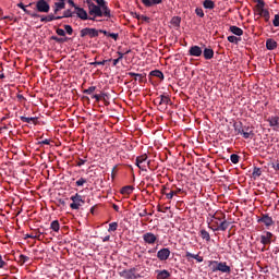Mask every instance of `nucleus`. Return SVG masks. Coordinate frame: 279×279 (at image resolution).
Listing matches in <instances>:
<instances>
[{"label": "nucleus", "mask_w": 279, "mask_h": 279, "mask_svg": "<svg viewBox=\"0 0 279 279\" xmlns=\"http://www.w3.org/2000/svg\"><path fill=\"white\" fill-rule=\"evenodd\" d=\"M16 97H17L19 101H26L25 96H23L22 94H17Z\"/></svg>", "instance_id": "338daca9"}, {"label": "nucleus", "mask_w": 279, "mask_h": 279, "mask_svg": "<svg viewBox=\"0 0 279 279\" xmlns=\"http://www.w3.org/2000/svg\"><path fill=\"white\" fill-rule=\"evenodd\" d=\"M199 236L206 241L207 243L210 242V233H208V231H206V229H202L199 231Z\"/></svg>", "instance_id": "473e14b6"}, {"label": "nucleus", "mask_w": 279, "mask_h": 279, "mask_svg": "<svg viewBox=\"0 0 279 279\" xmlns=\"http://www.w3.org/2000/svg\"><path fill=\"white\" fill-rule=\"evenodd\" d=\"M86 36H89V38H97L99 36V31L96 28H83L81 31V38H86Z\"/></svg>", "instance_id": "423d86ee"}, {"label": "nucleus", "mask_w": 279, "mask_h": 279, "mask_svg": "<svg viewBox=\"0 0 279 279\" xmlns=\"http://www.w3.org/2000/svg\"><path fill=\"white\" fill-rule=\"evenodd\" d=\"M244 130L245 129H243V123L239 122L234 124V131L236 134H242Z\"/></svg>", "instance_id": "58836bf2"}, {"label": "nucleus", "mask_w": 279, "mask_h": 279, "mask_svg": "<svg viewBox=\"0 0 279 279\" xmlns=\"http://www.w3.org/2000/svg\"><path fill=\"white\" fill-rule=\"evenodd\" d=\"M203 8H205V10H215V1H213V0H205L203 2Z\"/></svg>", "instance_id": "2f4dec72"}, {"label": "nucleus", "mask_w": 279, "mask_h": 279, "mask_svg": "<svg viewBox=\"0 0 279 279\" xmlns=\"http://www.w3.org/2000/svg\"><path fill=\"white\" fill-rule=\"evenodd\" d=\"M274 241H276V235L269 231H264V234L260 235L262 245H271Z\"/></svg>", "instance_id": "39448f33"}, {"label": "nucleus", "mask_w": 279, "mask_h": 279, "mask_svg": "<svg viewBox=\"0 0 279 279\" xmlns=\"http://www.w3.org/2000/svg\"><path fill=\"white\" fill-rule=\"evenodd\" d=\"M140 21H143L144 23H149V17L147 15H142L140 17Z\"/></svg>", "instance_id": "bf43d9fd"}, {"label": "nucleus", "mask_w": 279, "mask_h": 279, "mask_svg": "<svg viewBox=\"0 0 279 279\" xmlns=\"http://www.w3.org/2000/svg\"><path fill=\"white\" fill-rule=\"evenodd\" d=\"M51 141L50 140H44L38 143V145H50Z\"/></svg>", "instance_id": "e2e57ef3"}, {"label": "nucleus", "mask_w": 279, "mask_h": 279, "mask_svg": "<svg viewBox=\"0 0 279 279\" xmlns=\"http://www.w3.org/2000/svg\"><path fill=\"white\" fill-rule=\"evenodd\" d=\"M203 56L205 60H213V58H215V50H213V48H205L203 50Z\"/></svg>", "instance_id": "5701e85b"}, {"label": "nucleus", "mask_w": 279, "mask_h": 279, "mask_svg": "<svg viewBox=\"0 0 279 279\" xmlns=\"http://www.w3.org/2000/svg\"><path fill=\"white\" fill-rule=\"evenodd\" d=\"M22 10H23V12H25V14H28V16H31L32 19H39V16H40V14H38L36 12H32V11L27 10L25 7Z\"/></svg>", "instance_id": "4c0bfd02"}, {"label": "nucleus", "mask_w": 279, "mask_h": 279, "mask_svg": "<svg viewBox=\"0 0 279 279\" xmlns=\"http://www.w3.org/2000/svg\"><path fill=\"white\" fill-rule=\"evenodd\" d=\"M272 169H275V171H279V161H277V163H272Z\"/></svg>", "instance_id": "774afa93"}, {"label": "nucleus", "mask_w": 279, "mask_h": 279, "mask_svg": "<svg viewBox=\"0 0 279 279\" xmlns=\"http://www.w3.org/2000/svg\"><path fill=\"white\" fill-rule=\"evenodd\" d=\"M196 16H199V19H204V10L202 8L195 9Z\"/></svg>", "instance_id": "603ef678"}, {"label": "nucleus", "mask_w": 279, "mask_h": 279, "mask_svg": "<svg viewBox=\"0 0 279 279\" xmlns=\"http://www.w3.org/2000/svg\"><path fill=\"white\" fill-rule=\"evenodd\" d=\"M50 230H53V232H60V221L53 220L50 223Z\"/></svg>", "instance_id": "72a5a7b5"}, {"label": "nucleus", "mask_w": 279, "mask_h": 279, "mask_svg": "<svg viewBox=\"0 0 279 279\" xmlns=\"http://www.w3.org/2000/svg\"><path fill=\"white\" fill-rule=\"evenodd\" d=\"M119 58L113 59V66H117L123 60V52H118Z\"/></svg>", "instance_id": "8fccbe9b"}, {"label": "nucleus", "mask_w": 279, "mask_h": 279, "mask_svg": "<svg viewBox=\"0 0 279 279\" xmlns=\"http://www.w3.org/2000/svg\"><path fill=\"white\" fill-rule=\"evenodd\" d=\"M87 160L86 159H82V158H78V161L76 163V167H83V165H86Z\"/></svg>", "instance_id": "6e6d98bb"}, {"label": "nucleus", "mask_w": 279, "mask_h": 279, "mask_svg": "<svg viewBox=\"0 0 279 279\" xmlns=\"http://www.w3.org/2000/svg\"><path fill=\"white\" fill-rule=\"evenodd\" d=\"M138 217H147V209H143L140 214Z\"/></svg>", "instance_id": "69168bd1"}, {"label": "nucleus", "mask_w": 279, "mask_h": 279, "mask_svg": "<svg viewBox=\"0 0 279 279\" xmlns=\"http://www.w3.org/2000/svg\"><path fill=\"white\" fill-rule=\"evenodd\" d=\"M145 162H147V154L136 157V167H138V169H141L142 171L146 170Z\"/></svg>", "instance_id": "f3484780"}, {"label": "nucleus", "mask_w": 279, "mask_h": 279, "mask_svg": "<svg viewBox=\"0 0 279 279\" xmlns=\"http://www.w3.org/2000/svg\"><path fill=\"white\" fill-rule=\"evenodd\" d=\"M169 256H171V251L169 248H161L157 252V258L159 260H169Z\"/></svg>", "instance_id": "4468645a"}, {"label": "nucleus", "mask_w": 279, "mask_h": 279, "mask_svg": "<svg viewBox=\"0 0 279 279\" xmlns=\"http://www.w3.org/2000/svg\"><path fill=\"white\" fill-rule=\"evenodd\" d=\"M266 49H268V51H274V49H278V41L269 38L266 40Z\"/></svg>", "instance_id": "4be33fe9"}, {"label": "nucleus", "mask_w": 279, "mask_h": 279, "mask_svg": "<svg viewBox=\"0 0 279 279\" xmlns=\"http://www.w3.org/2000/svg\"><path fill=\"white\" fill-rule=\"evenodd\" d=\"M71 201L72 204L70 205V208H72V210H80V206L84 204V199H82V195L80 194L71 196Z\"/></svg>", "instance_id": "0eeeda50"}, {"label": "nucleus", "mask_w": 279, "mask_h": 279, "mask_svg": "<svg viewBox=\"0 0 279 279\" xmlns=\"http://www.w3.org/2000/svg\"><path fill=\"white\" fill-rule=\"evenodd\" d=\"M241 135H243V138H252V136H254V131H243V133H241Z\"/></svg>", "instance_id": "a18cd8bd"}, {"label": "nucleus", "mask_w": 279, "mask_h": 279, "mask_svg": "<svg viewBox=\"0 0 279 279\" xmlns=\"http://www.w3.org/2000/svg\"><path fill=\"white\" fill-rule=\"evenodd\" d=\"M255 1L257 3V5H256L257 9L258 8H265V1H263V0H255Z\"/></svg>", "instance_id": "13d9d810"}, {"label": "nucleus", "mask_w": 279, "mask_h": 279, "mask_svg": "<svg viewBox=\"0 0 279 279\" xmlns=\"http://www.w3.org/2000/svg\"><path fill=\"white\" fill-rule=\"evenodd\" d=\"M257 12L266 23H270L269 19H271V15L269 14V10L265 9V7H259L257 8Z\"/></svg>", "instance_id": "2eb2a0df"}, {"label": "nucleus", "mask_w": 279, "mask_h": 279, "mask_svg": "<svg viewBox=\"0 0 279 279\" xmlns=\"http://www.w3.org/2000/svg\"><path fill=\"white\" fill-rule=\"evenodd\" d=\"M210 223H213V227L210 228L211 230H214V232H217V231L226 232V230L230 228V222L226 220V214L221 211L216 213L211 217Z\"/></svg>", "instance_id": "f257e3e1"}, {"label": "nucleus", "mask_w": 279, "mask_h": 279, "mask_svg": "<svg viewBox=\"0 0 279 279\" xmlns=\"http://www.w3.org/2000/svg\"><path fill=\"white\" fill-rule=\"evenodd\" d=\"M22 10H23V12H25V14H28V16H31L32 19H39V16H40V14H38L36 12H32V11L27 10L25 7Z\"/></svg>", "instance_id": "e433bc0d"}, {"label": "nucleus", "mask_w": 279, "mask_h": 279, "mask_svg": "<svg viewBox=\"0 0 279 279\" xmlns=\"http://www.w3.org/2000/svg\"><path fill=\"white\" fill-rule=\"evenodd\" d=\"M40 236H43V231L37 230L31 234H26V239H37L38 241H40Z\"/></svg>", "instance_id": "7c9ffc66"}, {"label": "nucleus", "mask_w": 279, "mask_h": 279, "mask_svg": "<svg viewBox=\"0 0 279 279\" xmlns=\"http://www.w3.org/2000/svg\"><path fill=\"white\" fill-rule=\"evenodd\" d=\"M94 1H95V3H97V5H98L99 8L102 9V11H104V16H106L107 19H110V16H112V15L110 14V8H108V2H106V0H94Z\"/></svg>", "instance_id": "9b49d317"}, {"label": "nucleus", "mask_w": 279, "mask_h": 279, "mask_svg": "<svg viewBox=\"0 0 279 279\" xmlns=\"http://www.w3.org/2000/svg\"><path fill=\"white\" fill-rule=\"evenodd\" d=\"M143 241L144 243H147V245H154L158 243V235L151 232H146L143 234Z\"/></svg>", "instance_id": "6e6552de"}, {"label": "nucleus", "mask_w": 279, "mask_h": 279, "mask_svg": "<svg viewBox=\"0 0 279 279\" xmlns=\"http://www.w3.org/2000/svg\"><path fill=\"white\" fill-rule=\"evenodd\" d=\"M74 14H76L81 21H90V16H88V13L84 8L75 7Z\"/></svg>", "instance_id": "f8f14e48"}, {"label": "nucleus", "mask_w": 279, "mask_h": 279, "mask_svg": "<svg viewBox=\"0 0 279 279\" xmlns=\"http://www.w3.org/2000/svg\"><path fill=\"white\" fill-rule=\"evenodd\" d=\"M202 53H203V50H202V47L199 46H192L189 49V54L192 56L193 58H199Z\"/></svg>", "instance_id": "6ab92c4d"}, {"label": "nucleus", "mask_w": 279, "mask_h": 279, "mask_svg": "<svg viewBox=\"0 0 279 279\" xmlns=\"http://www.w3.org/2000/svg\"><path fill=\"white\" fill-rule=\"evenodd\" d=\"M134 191V186L132 185H126V186H123L121 190H120V193L121 195H132Z\"/></svg>", "instance_id": "cd10ccee"}, {"label": "nucleus", "mask_w": 279, "mask_h": 279, "mask_svg": "<svg viewBox=\"0 0 279 279\" xmlns=\"http://www.w3.org/2000/svg\"><path fill=\"white\" fill-rule=\"evenodd\" d=\"M51 40H54V43H59V45H60L62 43H66L69 40V37L61 38V37H58V36H52Z\"/></svg>", "instance_id": "ea45409f"}, {"label": "nucleus", "mask_w": 279, "mask_h": 279, "mask_svg": "<svg viewBox=\"0 0 279 279\" xmlns=\"http://www.w3.org/2000/svg\"><path fill=\"white\" fill-rule=\"evenodd\" d=\"M142 3L145 5V8H154V5H160L162 0H142Z\"/></svg>", "instance_id": "b1692460"}, {"label": "nucleus", "mask_w": 279, "mask_h": 279, "mask_svg": "<svg viewBox=\"0 0 279 279\" xmlns=\"http://www.w3.org/2000/svg\"><path fill=\"white\" fill-rule=\"evenodd\" d=\"M40 23H51V21H60L62 17L60 15H54L53 13H50L48 15H39Z\"/></svg>", "instance_id": "ddd939ff"}, {"label": "nucleus", "mask_w": 279, "mask_h": 279, "mask_svg": "<svg viewBox=\"0 0 279 279\" xmlns=\"http://www.w3.org/2000/svg\"><path fill=\"white\" fill-rule=\"evenodd\" d=\"M253 175L256 178H260V175H263V171L260 170V168L255 167L253 169Z\"/></svg>", "instance_id": "09e8293b"}, {"label": "nucleus", "mask_w": 279, "mask_h": 279, "mask_svg": "<svg viewBox=\"0 0 279 279\" xmlns=\"http://www.w3.org/2000/svg\"><path fill=\"white\" fill-rule=\"evenodd\" d=\"M185 258L191 263V258H194V260H197V263H204V257L199 256V254H193L191 252H185Z\"/></svg>", "instance_id": "aec40b11"}, {"label": "nucleus", "mask_w": 279, "mask_h": 279, "mask_svg": "<svg viewBox=\"0 0 279 279\" xmlns=\"http://www.w3.org/2000/svg\"><path fill=\"white\" fill-rule=\"evenodd\" d=\"M209 267H211V271H214V272L219 271V269H216L217 268L216 264H210V262H209Z\"/></svg>", "instance_id": "0e129e2a"}, {"label": "nucleus", "mask_w": 279, "mask_h": 279, "mask_svg": "<svg viewBox=\"0 0 279 279\" xmlns=\"http://www.w3.org/2000/svg\"><path fill=\"white\" fill-rule=\"evenodd\" d=\"M229 32L234 36H243V31L239 26H230Z\"/></svg>", "instance_id": "c756f323"}, {"label": "nucleus", "mask_w": 279, "mask_h": 279, "mask_svg": "<svg viewBox=\"0 0 279 279\" xmlns=\"http://www.w3.org/2000/svg\"><path fill=\"white\" fill-rule=\"evenodd\" d=\"M135 272H136V268L123 269L119 271V276L120 278H124V279H134L136 278Z\"/></svg>", "instance_id": "9d476101"}, {"label": "nucleus", "mask_w": 279, "mask_h": 279, "mask_svg": "<svg viewBox=\"0 0 279 279\" xmlns=\"http://www.w3.org/2000/svg\"><path fill=\"white\" fill-rule=\"evenodd\" d=\"M119 228V223L117 222H111L109 223V229L108 232H117V229Z\"/></svg>", "instance_id": "c03bdc74"}, {"label": "nucleus", "mask_w": 279, "mask_h": 279, "mask_svg": "<svg viewBox=\"0 0 279 279\" xmlns=\"http://www.w3.org/2000/svg\"><path fill=\"white\" fill-rule=\"evenodd\" d=\"M8 267V263L3 260V256L0 255V269Z\"/></svg>", "instance_id": "864d4df0"}, {"label": "nucleus", "mask_w": 279, "mask_h": 279, "mask_svg": "<svg viewBox=\"0 0 279 279\" xmlns=\"http://www.w3.org/2000/svg\"><path fill=\"white\" fill-rule=\"evenodd\" d=\"M35 10L44 14H49L51 5H49V2H47L46 0H37V2L35 3Z\"/></svg>", "instance_id": "7ed1b4c3"}, {"label": "nucleus", "mask_w": 279, "mask_h": 279, "mask_svg": "<svg viewBox=\"0 0 279 279\" xmlns=\"http://www.w3.org/2000/svg\"><path fill=\"white\" fill-rule=\"evenodd\" d=\"M109 38H113V40H117L119 38V34L117 33H110Z\"/></svg>", "instance_id": "680f3d73"}, {"label": "nucleus", "mask_w": 279, "mask_h": 279, "mask_svg": "<svg viewBox=\"0 0 279 279\" xmlns=\"http://www.w3.org/2000/svg\"><path fill=\"white\" fill-rule=\"evenodd\" d=\"M57 34H58V36H66V32H64V29H62V28H57Z\"/></svg>", "instance_id": "4d7b16f0"}, {"label": "nucleus", "mask_w": 279, "mask_h": 279, "mask_svg": "<svg viewBox=\"0 0 279 279\" xmlns=\"http://www.w3.org/2000/svg\"><path fill=\"white\" fill-rule=\"evenodd\" d=\"M156 101H158L159 106H162L165 104V106H169V104H171V98H169V96L167 95H160L159 98L156 99Z\"/></svg>", "instance_id": "412c9836"}, {"label": "nucleus", "mask_w": 279, "mask_h": 279, "mask_svg": "<svg viewBox=\"0 0 279 279\" xmlns=\"http://www.w3.org/2000/svg\"><path fill=\"white\" fill-rule=\"evenodd\" d=\"M87 5L89 10V21H96L97 17L101 19V16H104V9L95 4L93 0H87Z\"/></svg>", "instance_id": "f03ea898"}, {"label": "nucleus", "mask_w": 279, "mask_h": 279, "mask_svg": "<svg viewBox=\"0 0 279 279\" xmlns=\"http://www.w3.org/2000/svg\"><path fill=\"white\" fill-rule=\"evenodd\" d=\"M230 160H231V162H232L233 165H239V160H241V157H240L239 155H236V154H232V155L230 156Z\"/></svg>", "instance_id": "79ce46f5"}, {"label": "nucleus", "mask_w": 279, "mask_h": 279, "mask_svg": "<svg viewBox=\"0 0 279 279\" xmlns=\"http://www.w3.org/2000/svg\"><path fill=\"white\" fill-rule=\"evenodd\" d=\"M75 14V11H71V9H68L63 12V15H59L61 19H71Z\"/></svg>", "instance_id": "f704fd0d"}, {"label": "nucleus", "mask_w": 279, "mask_h": 279, "mask_svg": "<svg viewBox=\"0 0 279 279\" xmlns=\"http://www.w3.org/2000/svg\"><path fill=\"white\" fill-rule=\"evenodd\" d=\"M128 75H130V77H134V82H140V84H145V82H147L145 74L129 72Z\"/></svg>", "instance_id": "a211bd4d"}, {"label": "nucleus", "mask_w": 279, "mask_h": 279, "mask_svg": "<svg viewBox=\"0 0 279 279\" xmlns=\"http://www.w3.org/2000/svg\"><path fill=\"white\" fill-rule=\"evenodd\" d=\"M157 279H167L171 277V272L169 270H156Z\"/></svg>", "instance_id": "a878e982"}, {"label": "nucleus", "mask_w": 279, "mask_h": 279, "mask_svg": "<svg viewBox=\"0 0 279 279\" xmlns=\"http://www.w3.org/2000/svg\"><path fill=\"white\" fill-rule=\"evenodd\" d=\"M210 265H217L218 271H221V274H231L232 268L228 266L226 262H217V260H210Z\"/></svg>", "instance_id": "20e7f679"}, {"label": "nucleus", "mask_w": 279, "mask_h": 279, "mask_svg": "<svg viewBox=\"0 0 279 279\" xmlns=\"http://www.w3.org/2000/svg\"><path fill=\"white\" fill-rule=\"evenodd\" d=\"M257 223H264L266 228H271V226H274V218H271L269 214H262L257 219Z\"/></svg>", "instance_id": "1a4fd4ad"}, {"label": "nucleus", "mask_w": 279, "mask_h": 279, "mask_svg": "<svg viewBox=\"0 0 279 279\" xmlns=\"http://www.w3.org/2000/svg\"><path fill=\"white\" fill-rule=\"evenodd\" d=\"M95 90H97V87L90 86L89 88L84 89L83 93H84V95H93V93H95Z\"/></svg>", "instance_id": "49530a36"}, {"label": "nucleus", "mask_w": 279, "mask_h": 279, "mask_svg": "<svg viewBox=\"0 0 279 279\" xmlns=\"http://www.w3.org/2000/svg\"><path fill=\"white\" fill-rule=\"evenodd\" d=\"M92 99H95L96 101H101V95L95 94L92 96Z\"/></svg>", "instance_id": "052dcab7"}, {"label": "nucleus", "mask_w": 279, "mask_h": 279, "mask_svg": "<svg viewBox=\"0 0 279 279\" xmlns=\"http://www.w3.org/2000/svg\"><path fill=\"white\" fill-rule=\"evenodd\" d=\"M149 75L151 77H158L159 80H165V74L160 70H153L150 71Z\"/></svg>", "instance_id": "c85d7f7f"}, {"label": "nucleus", "mask_w": 279, "mask_h": 279, "mask_svg": "<svg viewBox=\"0 0 279 279\" xmlns=\"http://www.w3.org/2000/svg\"><path fill=\"white\" fill-rule=\"evenodd\" d=\"M182 193V189L175 187V190H170L168 194H166L167 199H173L175 195H180Z\"/></svg>", "instance_id": "bb28decb"}, {"label": "nucleus", "mask_w": 279, "mask_h": 279, "mask_svg": "<svg viewBox=\"0 0 279 279\" xmlns=\"http://www.w3.org/2000/svg\"><path fill=\"white\" fill-rule=\"evenodd\" d=\"M171 23L172 25H174V27H180V23H182V19L180 16H174L172 17Z\"/></svg>", "instance_id": "a19ab883"}, {"label": "nucleus", "mask_w": 279, "mask_h": 279, "mask_svg": "<svg viewBox=\"0 0 279 279\" xmlns=\"http://www.w3.org/2000/svg\"><path fill=\"white\" fill-rule=\"evenodd\" d=\"M269 126L272 128L275 132L279 131V117L272 116L267 119Z\"/></svg>", "instance_id": "dca6fc26"}, {"label": "nucleus", "mask_w": 279, "mask_h": 279, "mask_svg": "<svg viewBox=\"0 0 279 279\" xmlns=\"http://www.w3.org/2000/svg\"><path fill=\"white\" fill-rule=\"evenodd\" d=\"M84 184H86V179L84 178H81L76 181V186H84Z\"/></svg>", "instance_id": "5fc2aeb1"}, {"label": "nucleus", "mask_w": 279, "mask_h": 279, "mask_svg": "<svg viewBox=\"0 0 279 279\" xmlns=\"http://www.w3.org/2000/svg\"><path fill=\"white\" fill-rule=\"evenodd\" d=\"M240 40H241V38H239L234 35H231V36L228 37V41L233 43L234 45H239Z\"/></svg>", "instance_id": "37998d69"}, {"label": "nucleus", "mask_w": 279, "mask_h": 279, "mask_svg": "<svg viewBox=\"0 0 279 279\" xmlns=\"http://www.w3.org/2000/svg\"><path fill=\"white\" fill-rule=\"evenodd\" d=\"M17 263H19L21 266H23V265H25V263H29V257L26 256V255L21 254V255L19 256Z\"/></svg>", "instance_id": "c9c22d12"}, {"label": "nucleus", "mask_w": 279, "mask_h": 279, "mask_svg": "<svg viewBox=\"0 0 279 279\" xmlns=\"http://www.w3.org/2000/svg\"><path fill=\"white\" fill-rule=\"evenodd\" d=\"M20 121H22L23 123H34V125H38V117H32V118H27L25 116H21L20 117Z\"/></svg>", "instance_id": "393cba45"}, {"label": "nucleus", "mask_w": 279, "mask_h": 279, "mask_svg": "<svg viewBox=\"0 0 279 279\" xmlns=\"http://www.w3.org/2000/svg\"><path fill=\"white\" fill-rule=\"evenodd\" d=\"M64 29L69 36H73V27L71 25L65 24Z\"/></svg>", "instance_id": "3c124183"}, {"label": "nucleus", "mask_w": 279, "mask_h": 279, "mask_svg": "<svg viewBox=\"0 0 279 279\" xmlns=\"http://www.w3.org/2000/svg\"><path fill=\"white\" fill-rule=\"evenodd\" d=\"M54 8H58V10H64V8H66V3L64 1L54 2Z\"/></svg>", "instance_id": "de8ad7c7"}]
</instances>
